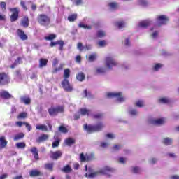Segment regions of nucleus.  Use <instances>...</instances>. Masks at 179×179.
<instances>
[{
    "label": "nucleus",
    "mask_w": 179,
    "mask_h": 179,
    "mask_svg": "<svg viewBox=\"0 0 179 179\" xmlns=\"http://www.w3.org/2000/svg\"><path fill=\"white\" fill-rule=\"evenodd\" d=\"M50 117H57L58 114H62L64 111V106H52L48 110Z\"/></svg>",
    "instance_id": "20e7f679"
},
{
    "label": "nucleus",
    "mask_w": 179,
    "mask_h": 179,
    "mask_svg": "<svg viewBox=\"0 0 179 179\" xmlns=\"http://www.w3.org/2000/svg\"><path fill=\"white\" fill-rule=\"evenodd\" d=\"M129 113L131 114V115H136V114H138V111H136V110L135 109H132L129 111Z\"/></svg>",
    "instance_id": "69168bd1"
},
{
    "label": "nucleus",
    "mask_w": 179,
    "mask_h": 179,
    "mask_svg": "<svg viewBox=\"0 0 179 179\" xmlns=\"http://www.w3.org/2000/svg\"><path fill=\"white\" fill-rule=\"evenodd\" d=\"M104 115L103 113H96L92 115L94 120H101Z\"/></svg>",
    "instance_id": "58836bf2"
},
{
    "label": "nucleus",
    "mask_w": 179,
    "mask_h": 179,
    "mask_svg": "<svg viewBox=\"0 0 179 179\" xmlns=\"http://www.w3.org/2000/svg\"><path fill=\"white\" fill-rule=\"evenodd\" d=\"M8 145V141L5 138V136H2L0 137V148L1 149H5Z\"/></svg>",
    "instance_id": "a211bd4d"
},
{
    "label": "nucleus",
    "mask_w": 179,
    "mask_h": 179,
    "mask_svg": "<svg viewBox=\"0 0 179 179\" xmlns=\"http://www.w3.org/2000/svg\"><path fill=\"white\" fill-rule=\"evenodd\" d=\"M108 6H110V9L115 10L118 8V3H117V2L109 3Z\"/></svg>",
    "instance_id": "c9c22d12"
},
{
    "label": "nucleus",
    "mask_w": 179,
    "mask_h": 179,
    "mask_svg": "<svg viewBox=\"0 0 179 179\" xmlns=\"http://www.w3.org/2000/svg\"><path fill=\"white\" fill-rule=\"evenodd\" d=\"M62 171H63V173H71L72 172V168H71V166L69 165H66L63 167Z\"/></svg>",
    "instance_id": "72a5a7b5"
},
{
    "label": "nucleus",
    "mask_w": 179,
    "mask_h": 179,
    "mask_svg": "<svg viewBox=\"0 0 179 179\" xmlns=\"http://www.w3.org/2000/svg\"><path fill=\"white\" fill-rule=\"evenodd\" d=\"M140 171L141 169H139V167L138 166H134L132 168V173H134V174H138Z\"/></svg>",
    "instance_id": "3c124183"
},
{
    "label": "nucleus",
    "mask_w": 179,
    "mask_h": 179,
    "mask_svg": "<svg viewBox=\"0 0 179 179\" xmlns=\"http://www.w3.org/2000/svg\"><path fill=\"white\" fill-rule=\"evenodd\" d=\"M76 62L77 64H80L82 62V57L80 55H77L75 59Z\"/></svg>",
    "instance_id": "bf43d9fd"
},
{
    "label": "nucleus",
    "mask_w": 179,
    "mask_h": 179,
    "mask_svg": "<svg viewBox=\"0 0 179 179\" xmlns=\"http://www.w3.org/2000/svg\"><path fill=\"white\" fill-rule=\"evenodd\" d=\"M0 8L3 10H6V3H5V1H1L0 3Z\"/></svg>",
    "instance_id": "864d4df0"
},
{
    "label": "nucleus",
    "mask_w": 179,
    "mask_h": 179,
    "mask_svg": "<svg viewBox=\"0 0 179 179\" xmlns=\"http://www.w3.org/2000/svg\"><path fill=\"white\" fill-rule=\"evenodd\" d=\"M136 106L139 107L140 108H141L142 107H144L145 104L143 103V101H142V100L137 101L136 102Z\"/></svg>",
    "instance_id": "37998d69"
},
{
    "label": "nucleus",
    "mask_w": 179,
    "mask_h": 179,
    "mask_svg": "<svg viewBox=\"0 0 179 179\" xmlns=\"http://www.w3.org/2000/svg\"><path fill=\"white\" fill-rule=\"evenodd\" d=\"M41 173L38 170H31L29 172L30 177H38V176H41Z\"/></svg>",
    "instance_id": "b1692460"
},
{
    "label": "nucleus",
    "mask_w": 179,
    "mask_h": 179,
    "mask_svg": "<svg viewBox=\"0 0 179 179\" xmlns=\"http://www.w3.org/2000/svg\"><path fill=\"white\" fill-rule=\"evenodd\" d=\"M55 38H57V35L54 34H51L48 36L45 37V40H46L47 41H52V40H55Z\"/></svg>",
    "instance_id": "2f4dec72"
},
{
    "label": "nucleus",
    "mask_w": 179,
    "mask_h": 179,
    "mask_svg": "<svg viewBox=\"0 0 179 179\" xmlns=\"http://www.w3.org/2000/svg\"><path fill=\"white\" fill-rule=\"evenodd\" d=\"M106 65L108 69H111L113 66H116L117 62H115L113 57H106Z\"/></svg>",
    "instance_id": "1a4fd4ad"
},
{
    "label": "nucleus",
    "mask_w": 179,
    "mask_h": 179,
    "mask_svg": "<svg viewBox=\"0 0 179 179\" xmlns=\"http://www.w3.org/2000/svg\"><path fill=\"white\" fill-rule=\"evenodd\" d=\"M45 170H49V171H52L54 170V163H46L44 165Z\"/></svg>",
    "instance_id": "393cba45"
},
{
    "label": "nucleus",
    "mask_w": 179,
    "mask_h": 179,
    "mask_svg": "<svg viewBox=\"0 0 179 179\" xmlns=\"http://www.w3.org/2000/svg\"><path fill=\"white\" fill-rule=\"evenodd\" d=\"M104 128V124L103 122H99L96 125H92L87 124H84V129L88 132V134H93V132H99V131H101Z\"/></svg>",
    "instance_id": "7ed1b4c3"
},
{
    "label": "nucleus",
    "mask_w": 179,
    "mask_h": 179,
    "mask_svg": "<svg viewBox=\"0 0 179 179\" xmlns=\"http://www.w3.org/2000/svg\"><path fill=\"white\" fill-rule=\"evenodd\" d=\"M77 47H78V50H80V51H83V48H85V47H83V45L82 44V43H78Z\"/></svg>",
    "instance_id": "0e129e2a"
},
{
    "label": "nucleus",
    "mask_w": 179,
    "mask_h": 179,
    "mask_svg": "<svg viewBox=\"0 0 179 179\" xmlns=\"http://www.w3.org/2000/svg\"><path fill=\"white\" fill-rule=\"evenodd\" d=\"M75 5H76V6H79V5H82L83 1L82 0H75Z\"/></svg>",
    "instance_id": "338daca9"
},
{
    "label": "nucleus",
    "mask_w": 179,
    "mask_h": 179,
    "mask_svg": "<svg viewBox=\"0 0 179 179\" xmlns=\"http://www.w3.org/2000/svg\"><path fill=\"white\" fill-rule=\"evenodd\" d=\"M59 132H62V134H67L68 129H66V127H65L64 126H60L59 127Z\"/></svg>",
    "instance_id": "c03bdc74"
},
{
    "label": "nucleus",
    "mask_w": 179,
    "mask_h": 179,
    "mask_svg": "<svg viewBox=\"0 0 179 179\" xmlns=\"http://www.w3.org/2000/svg\"><path fill=\"white\" fill-rule=\"evenodd\" d=\"M36 20L40 26H43L44 27H48L51 24V17L47 14H39L36 17Z\"/></svg>",
    "instance_id": "f03ea898"
},
{
    "label": "nucleus",
    "mask_w": 179,
    "mask_h": 179,
    "mask_svg": "<svg viewBox=\"0 0 179 179\" xmlns=\"http://www.w3.org/2000/svg\"><path fill=\"white\" fill-rule=\"evenodd\" d=\"M119 163H122V164H124V163H125V158L120 157L119 158Z\"/></svg>",
    "instance_id": "774afa93"
},
{
    "label": "nucleus",
    "mask_w": 179,
    "mask_h": 179,
    "mask_svg": "<svg viewBox=\"0 0 179 179\" xmlns=\"http://www.w3.org/2000/svg\"><path fill=\"white\" fill-rule=\"evenodd\" d=\"M157 20L159 22V24H167V22H169V17L166 15H159L157 17Z\"/></svg>",
    "instance_id": "2eb2a0df"
},
{
    "label": "nucleus",
    "mask_w": 179,
    "mask_h": 179,
    "mask_svg": "<svg viewBox=\"0 0 179 179\" xmlns=\"http://www.w3.org/2000/svg\"><path fill=\"white\" fill-rule=\"evenodd\" d=\"M116 25L119 29H123V27H125V22L124 21H119L116 22Z\"/></svg>",
    "instance_id": "79ce46f5"
},
{
    "label": "nucleus",
    "mask_w": 179,
    "mask_h": 179,
    "mask_svg": "<svg viewBox=\"0 0 179 179\" xmlns=\"http://www.w3.org/2000/svg\"><path fill=\"white\" fill-rule=\"evenodd\" d=\"M10 12H12V14L10 17V22L13 23V22H17L19 19V8H13L9 9Z\"/></svg>",
    "instance_id": "0eeeda50"
},
{
    "label": "nucleus",
    "mask_w": 179,
    "mask_h": 179,
    "mask_svg": "<svg viewBox=\"0 0 179 179\" xmlns=\"http://www.w3.org/2000/svg\"><path fill=\"white\" fill-rule=\"evenodd\" d=\"M96 75H103V73H106V69L103 67H99L96 70Z\"/></svg>",
    "instance_id": "7c9ffc66"
},
{
    "label": "nucleus",
    "mask_w": 179,
    "mask_h": 179,
    "mask_svg": "<svg viewBox=\"0 0 179 179\" xmlns=\"http://www.w3.org/2000/svg\"><path fill=\"white\" fill-rule=\"evenodd\" d=\"M0 97L4 100H9V99L13 98V96L8 91L5 90L0 92Z\"/></svg>",
    "instance_id": "4468645a"
},
{
    "label": "nucleus",
    "mask_w": 179,
    "mask_h": 179,
    "mask_svg": "<svg viewBox=\"0 0 179 179\" xmlns=\"http://www.w3.org/2000/svg\"><path fill=\"white\" fill-rule=\"evenodd\" d=\"M30 152L32 153L35 160H40V157H38V150L37 149V148L32 147L30 149Z\"/></svg>",
    "instance_id": "dca6fc26"
},
{
    "label": "nucleus",
    "mask_w": 179,
    "mask_h": 179,
    "mask_svg": "<svg viewBox=\"0 0 179 179\" xmlns=\"http://www.w3.org/2000/svg\"><path fill=\"white\" fill-rule=\"evenodd\" d=\"M59 61L58 60V59L55 58V59H53V62H52V66H53V67L57 66V65H58V63H59Z\"/></svg>",
    "instance_id": "680f3d73"
},
{
    "label": "nucleus",
    "mask_w": 179,
    "mask_h": 179,
    "mask_svg": "<svg viewBox=\"0 0 179 179\" xmlns=\"http://www.w3.org/2000/svg\"><path fill=\"white\" fill-rule=\"evenodd\" d=\"M50 159L52 160H58V159H61L62 157V151L57 150V151H50Z\"/></svg>",
    "instance_id": "9d476101"
},
{
    "label": "nucleus",
    "mask_w": 179,
    "mask_h": 179,
    "mask_svg": "<svg viewBox=\"0 0 179 179\" xmlns=\"http://www.w3.org/2000/svg\"><path fill=\"white\" fill-rule=\"evenodd\" d=\"M62 86L65 92H71L73 91V87L68 79H64L62 81Z\"/></svg>",
    "instance_id": "6e6552de"
},
{
    "label": "nucleus",
    "mask_w": 179,
    "mask_h": 179,
    "mask_svg": "<svg viewBox=\"0 0 179 179\" xmlns=\"http://www.w3.org/2000/svg\"><path fill=\"white\" fill-rule=\"evenodd\" d=\"M94 159V155L90 154V155H87V158H86V162H92V160Z\"/></svg>",
    "instance_id": "de8ad7c7"
},
{
    "label": "nucleus",
    "mask_w": 179,
    "mask_h": 179,
    "mask_svg": "<svg viewBox=\"0 0 179 179\" xmlns=\"http://www.w3.org/2000/svg\"><path fill=\"white\" fill-rule=\"evenodd\" d=\"M27 117V113L26 112L21 113L18 115V120H24V118Z\"/></svg>",
    "instance_id": "ea45409f"
},
{
    "label": "nucleus",
    "mask_w": 179,
    "mask_h": 179,
    "mask_svg": "<svg viewBox=\"0 0 179 179\" xmlns=\"http://www.w3.org/2000/svg\"><path fill=\"white\" fill-rule=\"evenodd\" d=\"M48 64V59H44V58H41L39 59V68H44V66H47V64Z\"/></svg>",
    "instance_id": "412c9836"
},
{
    "label": "nucleus",
    "mask_w": 179,
    "mask_h": 179,
    "mask_svg": "<svg viewBox=\"0 0 179 179\" xmlns=\"http://www.w3.org/2000/svg\"><path fill=\"white\" fill-rule=\"evenodd\" d=\"M163 143H164V145H172L173 144V139L171 138H169V137L165 138L163 140Z\"/></svg>",
    "instance_id": "cd10ccee"
},
{
    "label": "nucleus",
    "mask_w": 179,
    "mask_h": 179,
    "mask_svg": "<svg viewBox=\"0 0 179 179\" xmlns=\"http://www.w3.org/2000/svg\"><path fill=\"white\" fill-rule=\"evenodd\" d=\"M78 27H80V29H87V30H92V25H86L82 22L78 24Z\"/></svg>",
    "instance_id": "473e14b6"
},
{
    "label": "nucleus",
    "mask_w": 179,
    "mask_h": 179,
    "mask_svg": "<svg viewBox=\"0 0 179 179\" xmlns=\"http://www.w3.org/2000/svg\"><path fill=\"white\" fill-rule=\"evenodd\" d=\"M15 65L17 66L20 64H22V57H19L14 62Z\"/></svg>",
    "instance_id": "6e6d98bb"
},
{
    "label": "nucleus",
    "mask_w": 179,
    "mask_h": 179,
    "mask_svg": "<svg viewBox=\"0 0 179 179\" xmlns=\"http://www.w3.org/2000/svg\"><path fill=\"white\" fill-rule=\"evenodd\" d=\"M48 138H50V136H48V134H42L36 139V142L37 143L45 142V141H48Z\"/></svg>",
    "instance_id": "f3484780"
},
{
    "label": "nucleus",
    "mask_w": 179,
    "mask_h": 179,
    "mask_svg": "<svg viewBox=\"0 0 179 179\" xmlns=\"http://www.w3.org/2000/svg\"><path fill=\"white\" fill-rule=\"evenodd\" d=\"M150 24H152V22L149 20H144V21H141L139 23V27H143V29H146V27H149Z\"/></svg>",
    "instance_id": "6ab92c4d"
},
{
    "label": "nucleus",
    "mask_w": 179,
    "mask_h": 179,
    "mask_svg": "<svg viewBox=\"0 0 179 179\" xmlns=\"http://www.w3.org/2000/svg\"><path fill=\"white\" fill-rule=\"evenodd\" d=\"M86 159H87V155H85V154H83V153H80V161L82 163L85 162H86Z\"/></svg>",
    "instance_id": "a18cd8bd"
},
{
    "label": "nucleus",
    "mask_w": 179,
    "mask_h": 179,
    "mask_svg": "<svg viewBox=\"0 0 179 179\" xmlns=\"http://www.w3.org/2000/svg\"><path fill=\"white\" fill-rule=\"evenodd\" d=\"M86 76H85V73L83 72H80L76 75V79L77 80H78V82H83Z\"/></svg>",
    "instance_id": "5701e85b"
},
{
    "label": "nucleus",
    "mask_w": 179,
    "mask_h": 179,
    "mask_svg": "<svg viewBox=\"0 0 179 179\" xmlns=\"http://www.w3.org/2000/svg\"><path fill=\"white\" fill-rule=\"evenodd\" d=\"M20 101L26 106H29L31 103V99L29 96H22L20 98Z\"/></svg>",
    "instance_id": "aec40b11"
},
{
    "label": "nucleus",
    "mask_w": 179,
    "mask_h": 179,
    "mask_svg": "<svg viewBox=\"0 0 179 179\" xmlns=\"http://www.w3.org/2000/svg\"><path fill=\"white\" fill-rule=\"evenodd\" d=\"M166 122V120L164 118H159V119H152L150 120V124L152 125L160 126L163 125Z\"/></svg>",
    "instance_id": "9b49d317"
},
{
    "label": "nucleus",
    "mask_w": 179,
    "mask_h": 179,
    "mask_svg": "<svg viewBox=\"0 0 179 179\" xmlns=\"http://www.w3.org/2000/svg\"><path fill=\"white\" fill-rule=\"evenodd\" d=\"M20 5L24 10H27V6H26V1L23 0L20 1Z\"/></svg>",
    "instance_id": "49530a36"
},
{
    "label": "nucleus",
    "mask_w": 179,
    "mask_h": 179,
    "mask_svg": "<svg viewBox=\"0 0 179 179\" xmlns=\"http://www.w3.org/2000/svg\"><path fill=\"white\" fill-rule=\"evenodd\" d=\"M24 125H25V127L29 132H30V131H31V125H30V124H29L26 122H24Z\"/></svg>",
    "instance_id": "13d9d810"
},
{
    "label": "nucleus",
    "mask_w": 179,
    "mask_h": 179,
    "mask_svg": "<svg viewBox=\"0 0 179 179\" xmlns=\"http://www.w3.org/2000/svg\"><path fill=\"white\" fill-rule=\"evenodd\" d=\"M69 76H71V70L69 69H64V79H69Z\"/></svg>",
    "instance_id": "f704fd0d"
},
{
    "label": "nucleus",
    "mask_w": 179,
    "mask_h": 179,
    "mask_svg": "<svg viewBox=\"0 0 179 179\" xmlns=\"http://www.w3.org/2000/svg\"><path fill=\"white\" fill-rule=\"evenodd\" d=\"M17 34L18 37H20V38L21 40H22V41H24L29 38V36H27L26 35V34L24 33V31H23L20 29H18L17 30Z\"/></svg>",
    "instance_id": "ddd939ff"
},
{
    "label": "nucleus",
    "mask_w": 179,
    "mask_h": 179,
    "mask_svg": "<svg viewBox=\"0 0 179 179\" xmlns=\"http://www.w3.org/2000/svg\"><path fill=\"white\" fill-rule=\"evenodd\" d=\"M17 149H24L26 148V143L19 142L15 144Z\"/></svg>",
    "instance_id": "c756f323"
},
{
    "label": "nucleus",
    "mask_w": 179,
    "mask_h": 179,
    "mask_svg": "<svg viewBox=\"0 0 179 179\" xmlns=\"http://www.w3.org/2000/svg\"><path fill=\"white\" fill-rule=\"evenodd\" d=\"M96 55L94 54H92L90 55V57H88V59L89 61H90V62H93L94 61H96Z\"/></svg>",
    "instance_id": "603ef678"
},
{
    "label": "nucleus",
    "mask_w": 179,
    "mask_h": 179,
    "mask_svg": "<svg viewBox=\"0 0 179 179\" xmlns=\"http://www.w3.org/2000/svg\"><path fill=\"white\" fill-rule=\"evenodd\" d=\"M36 129L38 131H45V132H47V131H48V127H47V125L45 124H36Z\"/></svg>",
    "instance_id": "4be33fe9"
},
{
    "label": "nucleus",
    "mask_w": 179,
    "mask_h": 179,
    "mask_svg": "<svg viewBox=\"0 0 179 179\" xmlns=\"http://www.w3.org/2000/svg\"><path fill=\"white\" fill-rule=\"evenodd\" d=\"M96 36L99 38H102V37H104V36H106V33L103 31H98Z\"/></svg>",
    "instance_id": "09e8293b"
},
{
    "label": "nucleus",
    "mask_w": 179,
    "mask_h": 179,
    "mask_svg": "<svg viewBox=\"0 0 179 179\" xmlns=\"http://www.w3.org/2000/svg\"><path fill=\"white\" fill-rule=\"evenodd\" d=\"M162 66H163V65H162L160 63L156 64L154 66V70L159 71V69L162 68Z\"/></svg>",
    "instance_id": "052dcab7"
},
{
    "label": "nucleus",
    "mask_w": 179,
    "mask_h": 179,
    "mask_svg": "<svg viewBox=\"0 0 179 179\" xmlns=\"http://www.w3.org/2000/svg\"><path fill=\"white\" fill-rule=\"evenodd\" d=\"M98 44L99 47H106L107 45V43L104 40L100 41Z\"/></svg>",
    "instance_id": "5fc2aeb1"
},
{
    "label": "nucleus",
    "mask_w": 179,
    "mask_h": 179,
    "mask_svg": "<svg viewBox=\"0 0 179 179\" xmlns=\"http://www.w3.org/2000/svg\"><path fill=\"white\" fill-rule=\"evenodd\" d=\"M65 143L68 146H71V145H75V139L72 138H68L65 140Z\"/></svg>",
    "instance_id": "bb28decb"
},
{
    "label": "nucleus",
    "mask_w": 179,
    "mask_h": 179,
    "mask_svg": "<svg viewBox=\"0 0 179 179\" xmlns=\"http://www.w3.org/2000/svg\"><path fill=\"white\" fill-rule=\"evenodd\" d=\"M159 101L162 104H169V103H170V99L167 98H161L159 99Z\"/></svg>",
    "instance_id": "a19ab883"
},
{
    "label": "nucleus",
    "mask_w": 179,
    "mask_h": 179,
    "mask_svg": "<svg viewBox=\"0 0 179 179\" xmlns=\"http://www.w3.org/2000/svg\"><path fill=\"white\" fill-rule=\"evenodd\" d=\"M59 142H60L59 139L55 141L52 144V148H58L59 146Z\"/></svg>",
    "instance_id": "8fccbe9b"
},
{
    "label": "nucleus",
    "mask_w": 179,
    "mask_h": 179,
    "mask_svg": "<svg viewBox=\"0 0 179 179\" xmlns=\"http://www.w3.org/2000/svg\"><path fill=\"white\" fill-rule=\"evenodd\" d=\"M24 138V134L23 133H19L14 136V141H20Z\"/></svg>",
    "instance_id": "e433bc0d"
},
{
    "label": "nucleus",
    "mask_w": 179,
    "mask_h": 179,
    "mask_svg": "<svg viewBox=\"0 0 179 179\" xmlns=\"http://www.w3.org/2000/svg\"><path fill=\"white\" fill-rule=\"evenodd\" d=\"M10 83V77L5 72L0 73V85L6 86Z\"/></svg>",
    "instance_id": "39448f33"
},
{
    "label": "nucleus",
    "mask_w": 179,
    "mask_h": 179,
    "mask_svg": "<svg viewBox=\"0 0 179 179\" xmlns=\"http://www.w3.org/2000/svg\"><path fill=\"white\" fill-rule=\"evenodd\" d=\"M76 19H78V14L76 13L71 14L67 17V20H69V22H75Z\"/></svg>",
    "instance_id": "a878e982"
},
{
    "label": "nucleus",
    "mask_w": 179,
    "mask_h": 179,
    "mask_svg": "<svg viewBox=\"0 0 179 179\" xmlns=\"http://www.w3.org/2000/svg\"><path fill=\"white\" fill-rule=\"evenodd\" d=\"M107 97L109 99H117V101L120 103H122L125 101V99L124 96H122V92H117V93H113V92H109L107 94Z\"/></svg>",
    "instance_id": "423d86ee"
},
{
    "label": "nucleus",
    "mask_w": 179,
    "mask_h": 179,
    "mask_svg": "<svg viewBox=\"0 0 179 179\" xmlns=\"http://www.w3.org/2000/svg\"><path fill=\"white\" fill-rule=\"evenodd\" d=\"M80 113L81 115H90V110H87L86 108L80 109Z\"/></svg>",
    "instance_id": "c85d7f7f"
},
{
    "label": "nucleus",
    "mask_w": 179,
    "mask_h": 179,
    "mask_svg": "<svg viewBox=\"0 0 179 179\" xmlns=\"http://www.w3.org/2000/svg\"><path fill=\"white\" fill-rule=\"evenodd\" d=\"M62 69H64V64H60L58 68H55L52 70V73H57V72H59V71H62Z\"/></svg>",
    "instance_id": "4c0bfd02"
},
{
    "label": "nucleus",
    "mask_w": 179,
    "mask_h": 179,
    "mask_svg": "<svg viewBox=\"0 0 179 179\" xmlns=\"http://www.w3.org/2000/svg\"><path fill=\"white\" fill-rule=\"evenodd\" d=\"M29 24H30L29 16L25 15L21 19L20 25L24 27V29H27V27H29Z\"/></svg>",
    "instance_id": "f8f14e48"
},
{
    "label": "nucleus",
    "mask_w": 179,
    "mask_h": 179,
    "mask_svg": "<svg viewBox=\"0 0 179 179\" xmlns=\"http://www.w3.org/2000/svg\"><path fill=\"white\" fill-rule=\"evenodd\" d=\"M115 169L114 168H111L110 166H105L103 169H100L98 171L91 173L90 174L85 173V176L87 178H94V177H97L99 174H108V173H114Z\"/></svg>",
    "instance_id": "f257e3e1"
},
{
    "label": "nucleus",
    "mask_w": 179,
    "mask_h": 179,
    "mask_svg": "<svg viewBox=\"0 0 179 179\" xmlns=\"http://www.w3.org/2000/svg\"><path fill=\"white\" fill-rule=\"evenodd\" d=\"M21 72L22 71L20 70H16L15 72V76H17V78H21L22 77Z\"/></svg>",
    "instance_id": "e2e57ef3"
},
{
    "label": "nucleus",
    "mask_w": 179,
    "mask_h": 179,
    "mask_svg": "<svg viewBox=\"0 0 179 179\" xmlns=\"http://www.w3.org/2000/svg\"><path fill=\"white\" fill-rule=\"evenodd\" d=\"M64 41H59L58 45H59V50L62 51L64 50Z\"/></svg>",
    "instance_id": "4d7b16f0"
}]
</instances>
